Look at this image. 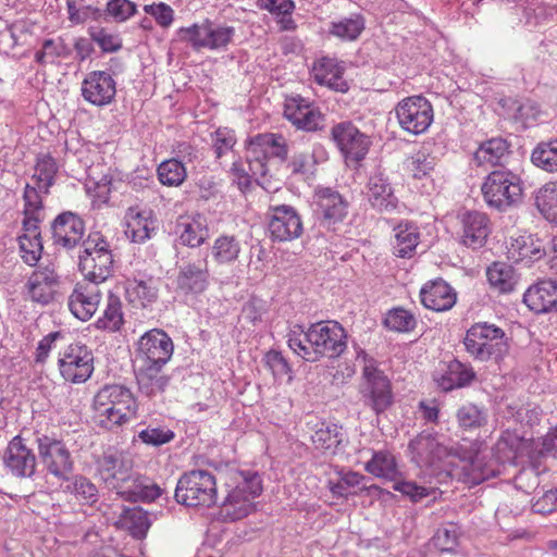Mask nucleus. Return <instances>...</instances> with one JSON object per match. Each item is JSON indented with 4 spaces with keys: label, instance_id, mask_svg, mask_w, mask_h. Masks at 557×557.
<instances>
[{
    "label": "nucleus",
    "instance_id": "nucleus-51",
    "mask_svg": "<svg viewBox=\"0 0 557 557\" xmlns=\"http://www.w3.org/2000/svg\"><path fill=\"white\" fill-rule=\"evenodd\" d=\"M457 421L463 430H478L487 423V412L474 404L468 403L457 411Z\"/></svg>",
    "mask_w": 557,
    "mask_h": 557
},
{
    "label": "nucleus",
    "instance_id": "nucleus-44",
    "mask_svg": "<svg viewBox=\"0 0 557 557\" xmlns=\"http://www.w3.org/2000/svg\"><path fill=\"white\" fill-rule=\"evenodd\" d=\"M123 323L122 301L117 295L109 293L103 314L95 322V326L98 330L116 332Z\"/></svg>",
    "mask_w": 557,
    "mask_h": 557
},
{
    "label": "nucleus",
    "instance_id": "nucleus-3",
    "mask_svg": "<svg viewBox=\"0 0 557 557\" xmlns=\"http://www.w3.org/2000/svg\"><path fill=\"white\" fill-rule=\"evenodd\" d=\"M262 480L256 471H239L236 485L221 504L220 517L223 521H237L247 517L253 509V499L262 493Z\"/></svg>",
    "mask_w": 557,
    "mask_h": 557
},
{
    "label": "nucleus",
    "instance_id": "nucleus-53",
    "mask_svg": "<svg viewBox=\"0 0 557 557\" xmlns=\"http://www.w3.org/2000/svg\"><path fill=\"white\" fill-rule=\"evenodd\" d=\"M126 292L129 296L135 295L144 307L158 299V287L153 277L129 280Z\"/></svg>",
    "mask_w": 557,
    "mask_h": 557
},
{
    "label": "nucleus",
    "instance_id": "nucleus-61",
    "mask_svg": "<svg viewBox=\"0 0 557 557\" xmlns=\"http://www.w3.org/2000/svg\"><path fill=\"white\" fill-rule=\"evenodd\" d=\"M525 445V441L520 437L517 433L506 431L502 434L496 444V449L499 453L508 454L505 455L506 459H516L523 454L522 448Z\"/></svg>",
    "mask_w": 557,
    "mask_h": 557
},
{
    "label": "nucleus",
    "instance_id": "nucleus-28",
    "mask_svg": "<svg viewBox=\"0 0 557 557\" xmlns=\"http://www.w3.org/2000/svg\"><path fill=\"white\" fill-rule=\"evenodd\" d=\"M116 493L128 502H153L161 496L162 490L159 485L150 482L148 478H144L133 470L128 473L123 482L114 488Z\"/></svg>",
    "mask_w": 557,
    "mask_h": 557
},
{
    "label": "nucleus",
    "instance_id": "nucleus-4",
    "mask_svg": "<svg viewBox=\"0 0 557 557\" xmlns=\"http://www.w3.org/2000/svg\"><path fill=\"white\" fill-rule=\"evenodd\" d=\"M78 255V269L86 281L102 283L113 274L110 244L100 232H90Z\"/></svg>",
    "mask_w": 557,
    "mask_h": 557
},
{
    "label": "nucleus",
    "instance_id": "nucleus-47",
    "mask_svg": "<svg viewBox=\"0 0 557 557\" xmlns=\"http://www.w3.org/2000/svg\"><path fill=\"white\" fill-rule=\"evenodd\" d=\"M342 428L337 424L321 423V425L311 435L312 443L317 449L322 451H332L342 443Z\"/></svg>",
    "mask_w": 557,
    "mask_h": 557
},
{
    "label": "nucleus",
    "instance_id": "nucleus-23",
    "mask_svg": "<svg viewBox=\"0 0 557 557\" xmlns=\"http://www.w3.org/2000/svg\"><path fill=\"white\" fill-rule=\"evenodd\" d=\"M284 116L298 129L306 132L318 131L323 115L312 107V103L297 95L285 100Z\"/></svg>",
    "mask_w": 557,
    "mask_h": 557
},
{
    "label": "nucleus",
    "instance_id": "nucleus-32",
    "mask_svg": "<svg viewBox=\"0 0 557 557\" xmlns=\"http://www.w3.org/2000/svg\"><path fill=\"white\" fill-rule=\"evenodd\" d=\"M465 465L459 472V480L469 485H479L482 482L494 478L498 474L494 463H490L483 456L479 454L469 457L467 460L462 458Z\"/></svg>",
    "mask_w": 557,
    "mask_h": 557
},
{
    "label": "nucleus",
    "instance_id": "nucleus-7",
    "mask_svg": "<svg viewBox=\"0 0 557 557\" xmlns=\"http://www.w3.org/2000/svg\"><path fill=\"white\" fill-rule=\"evenodd\" d=\"M463 345L466 351L479 361L498 359L508 348L504 330L487 322L471 325L466 332Z\"/></svg>",
    "mask_w": 557,
    "mask_h": 557
},
{
    "label": "nucleus",
    "instance_id": "nucleus-54",
    "mask_svg": "<svg viewBox=\"0 0 557 557\" xmlns=\"http://www.w3.org/2000/svg\"><path fill=\"white\" fill-rule=\"evenodd\" d=\"M384 325L394 332L408 333L414 330L417 320L410 311L404 308H393L386 313Z\"/></svg>",
    "mask_w": 557,
    "mask_h": 557
},
{
    "label": "nucleus",
    "instance_id": "nucleus-34",
    "mask_svg": "<svg viewBox=\"0 0 557 557\" xmlns=\"http://www.w3.org/2000/svg\"><path fill=\"white\" fill-rule=\"evenodd\" d=\"M543 243L530 236H520L516 238L508 248V258L515 263L524 262L530 265L540 260L545 255Z\"/></svg>",
    "mask_w": 557,
    "mask_h": 557
},
{
    "label": "nucleus",
    "instance_id": "nucleus-17",
    "mask_svg": "<svg viewBox=\"0 0 557 557\" xmlns=\"http://www.w3.org/2000/svg\"><path fill=\"white\" fill-rule=\"evenodd\" d=\"M3 465L8 472L17 479H33L37 470V457L27 447L21 435L14 436L3 453Z\"/></svg>",
    "mask_w": 557,
    "mask_h": 557
},
{
    "label": "nucleus",
    "instance_id": "nucleus-39",
    "mask_svg": "<svg viewBox=\"0 0 557 557\" xmlns=\"http://www.w3.org/2000/svg\"><path fill=\"white\" fill-rule=\"evenodd\" d=\"M65 482L66 485L63 487V492L73 495L81 504L94 506L98 503L99 490L87 476L82 474L70 475V481Z\"/></svg>",
    "mask_w": 557,
    "mask_h": 557
},
{
    "label": "nucleus",
    "instance_id": "nucleus-50",
    "mask_svg": "<svg viewBox=\"0 0 557 557\" xmlns=\"http://www.w3.org/2000/svg\"><path fill=\"white\" fill-rule=\"evenodd\" d=\"M158 178L164 186H180L187 177L184 163L175 158L161 162L157 169Z\"/></svg>",
    "mask_w": 557,
    "mask_h": 557
},
{
    "label": "nucleus",
    "instance_id": "nucleus-24",
    "mask_svg": "<svg viewBox=\"0 0 557 557\" xmlns=\"http://www.w3.org/2000/svg\"><path fill=\"white\" fill-rule=\"evenodd\" d=\"M101 300L99 284L84 280L76 283L69 297L71 312L81 321L89 320L98 309Z\"/></svg>",
    "mask_w": 557,
    "mask_h": 557
},
{
    "label": "nucleus",
    "instance_id": "nucleus-25",
    "mask_svg": "<svg viewBox=\"0 0 557 557\" xmlns=\"http://www.w3.org/2000/svg\"><path fill=\"white\" fill-rule=\"evenodd\" d=\"M60 277L50 267L34 271L26 283L30 299L40 305H48L54 300Z\"/></svg>",
    "mask_w": 557,
    "mask_h": 557
},
{
    "label": "nucleus",
    "instance_id": "nucleus-55",
    "mask_svg": "<svg viewBox=\"0 0 557 557\" xmlns=\"http://www.w3.org/2000/svg\"><path fill=\"white\" fill-rule=\"evenodd\" d=\"M234 34V27L215 26L210 20L207 18L206 49L219 50L226 48L227 45L232 41Z\"/></svg>",
    "mask_w": 557,
    "mask_h": 557
},
{
    "label": "nucleus",
    "instance_id": "nucleus-58",
    "mask_svg": "<svg viewBox=\"0 0 557 557\" xmlns=\"http://www.w3.org/2000/svg\"><path fill=\"white\" fill-rule=\"evenodd\" d=\"M309 326L306 329L304 325L296 324L287 334L288 347L301 359L307 361L310 350L311 342L308 339Z\"/></svg>",
    "mask_w": 557,
    "mask_h": 557
},
{
    "label": "nucleus",
    "instance_id": "nucleus-59",
    "mask_svg": "<svg viewBox=\"0 0 557 557\" xmlns=\"http://www.w3.org/2000/svg\"><path fill=\"white\" fill-rule=\"evenodd\" d=\"M265 367L272 372L274 379L282 380L284 376H288L292 380V368L286 358L281 351L271 349L263 358Z\"/></svg>",
    "mask_w": 557,
    "mask_h": 557
},
{
    "label": "nucleus",
    "instance_id": "nucleus-37",
    "mask_svg": "<svg viewBox=\"0 0 557 557\" xmlns=\"http://www.w3.org/2000/svg\"><path fill=\"white\" fill-rule=\"evenodd\" d=\"M178 243L183 246L196 248L201 246L209 237V230L206 223L198 219L180 220L176 224Z\"/></svg>",
    "mask_w": 557,
    "mask_h": 557
},
{
    "label": "nucleus",
    "instance_id": "nucleus-57",
    "mask_svg": "<svg viewBox=\"0 0 557 557\" xmlns=\"http://www.w3.org/2000/svg\"><path fill=\"white\" fill-rule=\"evenodd\" d=\"M67 53V47L61 38L59 41L53 39H45L41 49L35 53V60L41 65L48 63L52 64L54 63L55 59L60 57H66Z\"/></svg>",
    "mask_w": 557,
    "mask_h": 557
},
{
    "label": "nucleus",
    "instance_id": "nucleus-46",
    "mask_svg": "<svg viewBox=\"0 0 557 557\" xmlns=\"http://www.w3.org/2000/svg\"><path fill=\"white\" fill-rule=\"evenodd\" d=\"M487 281L492 287L500 293L513 290L517 284L515 270L511 265L494 262L486 271Z\"/></svg>",
    "mask_w": 557,
    "mask_h": 557
},
{
    "label": "nucleus",
    "instance_id": "nucleus-18",
    "mask_svg": "<svg viewBox=\"0 0 557 557\" xmlns=\"http://www.w3.org/2000/svg\"><path fill=\"white\" fill-rule=\"evenodd\" d=\"M408 448L412 461L420 468H430L450 455H457V449L442 445L436 435L429 431L419 433L409 442Z\"/></svg>",
    "mask_w": 557,
    "mask_h": 557
},
{
    "label": "nucleus",
    "instance_id": "nucleus-27",
    "mask_svg": "<svg viewBox=\"0 0 557 557\" xmlns=\"http://www.w3.org/2000/svg\"><path fill=\"white\" fill-rule=\"evenodd\" d=\"M461 223V243L472 249L484 246L486 238L491 233V223L488 216L479 211H467L460 216Z\"/></svg>",
    "mask_w": 557,
    "mask_h": 557
},
{
    "label": "nucleus",
    "instance_id": "nucleus-64",
    "mask_svg": "<svg viewBox=\"0 0 557 557\" xmlns=\"http://www.w3.org/2000/svg\"><path fill=\"white\" fill-rule=\"evenodd\" d=\"M18 243L24 262L29 265H35L39 261L44 250L41 237H34L33 239L32 236H20Z\"/></svg>",
    "mask_w": 557,
    "mask_h": 557
},
{
    "label": "nucleus",
    "instance_id": "nucleus-63",
    "mask_svg": "<svg viewBox=\"0 0 557 557\" xmlns=\"http://www.w3.org/2000/svg\"><path fill=\"white\" fill-rule=\"evenodd\" d=\"M89 35L102 52L111 53L122 49V39L119 35L109 34L103 27H90Z\"/></svg>",
    "mask_w": 557,
    "mask_h": 557
},
{
    "label": "nucleus",
    "instance_id": "nucleus-35",
    "mask_svg": "<svg viewBox=\"0 0 557 557\" xmlns=\"http://www.w3.org/2000/svg\"><path fill=\"white\" fill-rule=\"evenodd\" d=\"M247 151L257 154L262 153L264 158L269 154L286 161L288 157V147L282 135L273 133L258 134L249 141Z\"/></svg>",
    "mask_w": 557,
    "mask_h": 557
},
{
    "label": "nucleus",
    "instance_id": "nucleus-21",
    "mask_svg": "<svg viewBox=\"0 0 557 557\" xmlns=\"http://www.w3.org/2000/svg\"><path fill=\"white\" fill-rule=\"evenodd\" d=\"M438 389L451 392L469 386L476 377L473 368L458 359L442 361L432 374Z\"/></svg>",
    "mask_w": 557,
    "mask_h": 557
},
{
    "label": "nucleus",
    "instance_id": "nucleus-38",
    "mask_svg": "<svg viewBox=\"0 0 557 557\" xmlns=\"http://www.w3.org/2000/svg\"><path fill=\"white\" fill-rule=\"evenodd\" d=\"M117 523L128 530L133 537L143 539L151 525V519L141 507H126L122 510Z\"/></svg>",
    "mask_w": 557,
    "mask_h": 557
},
{
    "label": "nucleus",
    "instance_id": "nucleus-11",
    "mask_svg": "<svg viewBox=\"0 0 557 557\" xmlns=\"http://www.w3.org/2000/svg\"><path fill=\"white\" fill-rule=\"evenodd\" d=\"M360 395L363 405L376 416L384 413L394 404L392 383L383 370L367 372L362 376Z\"/></svg>",
    "mask_w": 557,
    "mask_h": 557
},
{
    "label": "nucleus",
    "instance_id": "nucleus-19",
    "mask_svg": "<svg viewBox=\"0 0 557 557\" xmlns=\"http://www.w3.org/2000/svg\"><path fill=\"white\" fill-rule=\"evenodd\" d=\"M95 465L101 481L112 490L128 478V473L133 470V461L114 447L103 450L95 460Z\"/></svg>",
    "mask_w": 557,
    "mask_h": 557
},
{
    "label": "nucleus",
    "instance_id": "nucleus-9",
    "mask_svg": "<svg viewBox=\"0 0 557 557\" xmlns=\"http://www.w3.org/2000/svg\"><path fill=\"white\" fill-rule=\"evenodd\" d=\"M395 112L400 127L413 135L424 133L434 119L431 102L421 95L403 99L396 106Z\"/></svg>",
    "mask_w": 557,
    "mask_h": 557
},
{
    "label": "nucleus",
    "instance_id": "nucleus-43",
    "mask_svg": "<svg viewBox=\"0 0 557 557\" xmlns=\"http://www.w3.org/2000/svg\"><path fill=\"white\" fill-rule=\"evenodd\" d=\"M366 470L388 481H395L399 473L395 457L386 450L375 451L367 462Z\"/></svg>",
    "mask_w": 557,
    "mask_h": 557
},
{
    "label": "nucleus",
    "instance_id": "nucleus-15",
    "mask_svg": "<svg viewBox=\"0 0 557 557\" xmlns=\"http://www.w3.org/2000/svg\"><path fill=\"white\" fill-rule=\"evenodd\" d=\"M268 230L273 242H290L301 236L304 225L298 211L289 205L270 207Z\"/></svg>",
    "mask_w": 557,
    "mask_h": 557
},
{
    "label": "nucleus",
    "instance_id": "nucleus-1",
    "mask_svg": "<svg viewBox=\"0 0 557 557\" xmlns=\"http://www.w3.org/2000/svg\"><path fill=\"white\" fill-rule=\"evenodd\" d=\"M98 425L113 430L135 418L137 403L132 391L121 384H107L94 397Z\"/></svg>",
    "mask_w": 557,
    "mask_h": 557
},
{
    "label": "nucleus",
    "instance_id": "nucleus-56",
    "mask_svg": "<svg viewBox=\"0 0 557 557\" xmlns=\"http://www.w3.org/2000/svg\"><path fill=\"white\" fill-rule=\"evenodd\" d=\"M315 159L313 152L301 151L295 152L289 162L287 169L294 176H302L309 178L314 173Z\"/></svg>",
    "mask_w": 557,
    "mask_h": 557
},
{
    "label": "nucleus",
    "instance_id": "nucleus-16",
    "mask_svg": "<svg viewBox=\"0 0 557 557\" xmlns=\"http://www.w3.org/2000/svg\"><path fill=\"white\" fill-rule=\"evenodd\" d=\"M173 352V341L161 329L147 331L137 343V357L141 362L165 366L171 360Z\"/></svg>",
    "mask_w": 557,
    "mask_h": 557
},
{
    "label": "nucleus",
    "instance_id": "nucleus-41",
    "mask_svg": "<svg viewBox=\"0 0 557 557\" xmlns=\"http://www.w3.org/2000/svg\"><path fill=\"white\" fill-rule=\"evenodd\" d=\"M131 211V220L127 223V228L125 234L129 237L134 243H144L149 239L151 236V232H153V220H152V211L144 210L138 211L133 214V209Z\"/></svg>",
    "mask_w": 557,
    "mask_h": 557
},
{
    "label": "nucleus",
    "instance_id": "nucleus-2",
    "mask_svg": "<svg viewBox=\"0 0 557 557\" xmlns=\"http://www.w3.org/2000/svg\"><path fill=\"white\" fill-rule=\"evenodd\" d=\"M481 191L490 208L505 212L522 201V180L512 171L499 168L484 178Z\"/></svg>",
    "mask_w": 557,
    "mask_h": 557
},
{
    "label": "nucleus",
    "instance_id": "nucleus-30",
    "mask_svg": "<svg viewBox=\"0 0 557 557\" xmlns=\"http://www.w3.org/2000/svg\"><path fill=\"white\" fill-rule=\"evenodd\" d=\"M367 196L371 207L380 212L394 211L398 206V198L388 178L381 172L373 173L369 177Z\"/></svg>",
    "mask_w": 557,
    "mask_h": 557
},
{
    "label": "nucleus",
    "instance_id": "nucleus-62",
    "mask_svg": "<svg viewBox=\"0 0 557 557\" xmlns=\"http://www.w3.org/2000/svg\"><path fill=\"white\" fill-rule=\"evenodd\" d=\"M103 12L116 23H122L137 13V5L131 0H109Z\"/></svg>",
    "mask_w": 557,
    "mask_h": 557
},
{
    "label": "nucleus",
    "instance_id": "nucleus-6",
    "mask_svg": "<svg viewBox=\"0 0 557 557\" xmlns=\"http://www.w3.org/2000/svg\"><path fill=\"white\" fill-rule=\"evenodd\" d=\"M174 498L186 507L210 508L216 504L215 476L200 469L183 473L177 481Z\"/></svg>",
    "mask_w": 557,
    "mask_h": 557
},
{
    "label": "nucleus",
    "instance_id": "nucleus-26",
    "mask_svg": "<svg viewBox=\"0 0 557 557\" xmlns=\"http://www.w3.org/2000/svg\"><path fill=\"white\" fill-rule=\"evenodd\" d=\"M523 302L537 314L557 312V281L542 280L530 286Z\"/></svg>",
    "mask_w": 557,
    "mask_h": 557
},
{
    "label": "nucleus",
    "instance_id": "nucleus-48",
    "mask_svg": "<svg viewBox=\"0 0 557 557\" xmlns=\"http://www.w3.org/2000/svg\"><path fill=\"white\" fill-rule=\"evenodd\" d=\"M67 18L73 25L86 23L89 18L100 21L104 12L86 0H66Z\"/></svg>",
    "mask_w": 557,
    "mask_h": 557
},
{
    "label": "nucleus",
    "instance_id": "nucleus-52",
    "mask_svg": "<svg viewBox=\"0 0 557 557\" xmlns=\"http://www.w3.org/2000/svg\"><path fill=\"white\" fill-rule=\"evenodd\" d=\"M532 163L547 172L557 171V139L539 144L531 154Z\"/></svg>",
    "mask_w": 557,
    "mask_h": 557
},
{
    "label": "nucleus",
    "instance_id": "nucleus-20",
    "mask_svg": "<svg viewBox=\"0 0 557 557\" xmlns=\"http://www.w3.org/2000/svg\"><path fill=\"white\" fill-rule=\"evenodd\" d=\"M82 97L96 107L112 103L116 95V83L107 71H91L82 82Z\"/></svg>",
    "mask_w": 557,
    "mask_h": 557
},
{
    "label": "nucleus",
    "instance_id": "nucleus-10",
    "mask_svg": "<svg viewBox=\"0 0 557 557\" xmlns=\"http://www.w3.org/2000/svg\"><path fill=\"white\" fill-rule=\"evenodd\" d=\"M177 274L175 277L176 293L186 299H196L202 295L210 285V272L206 258L189 261L182 258L176 262Z\"/></svg>",
    "mask_w": 557,
    "mask_h": 557
},
{
    "label": "nucleus",
    "instance_id": "nucleus-60",
    "mask_svg": "<svg viewBox=\"0 0 557 557\" xmlns=\"http://www.w3.org/2000/svg\"><path fill=\"white\" fill-rule=\"evenodd\" d=\"M178 36L182 41L189 44L196 51L206 49L207 20L201 24L180 28Z\"/></svg>",
    "mask_w": 557,
    "mask_h": 557
},
{
    "label": "nucleus",
    "instance_id": "nucleus-13",
    "mask_svg": "<svg viewBox=\"0 0 557 557\" xmlns=\"http://www.w3.org/2000/svg\"><path fill=\"white\" fill-rule=\"evenodd\" d=\"M58 364L65 381L84 383L94 372V355L86 345L71 344L59 358Z\"/></svg>",
    "mask_w": 557,
    "mask_h": 557
},
{
    "label": "nucleus",
    "instance_id": "nucleus-12",
    "mask_svg": "<svg viewBox=\"0 0 557 557\" xmlns=\"http://www.w3.org/2000/svg\"><path fill=\"white\" fill-rule=\"evenodd\" d=\"M85 231V221L73 211L59 213L50 224L53 246L65 251L83 247Z\"/></svg>",
    "mask_w": 557,
    "mask_h": 557
},
{
    "label": "nucleus",
    "instance_id": "nucleus-5",
    "mask_svg": "<svg viewBox=\"0 0 557 557\" xmlns=\"http://www.w3.org/2000/svg\"><path fill=\"white\" fill-rule=\"evenodd\" d=\"M311 342L307 362H318L323 358L338 359L347 349V333L337 321H319L309 325Z\"/></svg>",
    "mask_w": 557,
    "mask_h": 557
},
{
    "label": "nucleus",
    "instance_id": "nucleus-36",
    "mask_svg": "<svg viewBox=\"0 0 557 557\" xmlns=\"http://www.w3.org/2000/svg\"><path fill=\"white\" fill-rule=\"evenodd\" d=\"M510 153V144L502 137H493L480 144L473 154L478 165H502L503 160Z\"/></svg>",
    "mask_w": 557,
    "mask_h": 557
},
{
    "label": "nucleus",
    "instance_id": "nucleus-8",
    "mask_svg": "<svg viewBox=\"0 0 557 557\" xmlns=\"http://www.w3.org/2000/svg\"><path fill=\"white\" fill-rule=\"evenodd\" d=\"M36 443L38 456L47 472L61 482L70 481L74 461L66 445L48 435L38 436Z\"/></svg>",
    "mask_w": 557,
    "mask_h": 557
},
{
    "label": "nucleus",
    "instance_id": "nucleus-49",
    "mask_svg": "<svg viewBox=\"0 0 557 557\" xmlns=\"http://www.w3.org/2000/svg\"><path fill=\"white\" fill-rule=\"evenodd\" d=\"M535 206L549 222L557 224V185L546 184L535 195Z\"/></svg>",
    "mask_w": 557,
    "mask_h": 557
},
{
    "label": "nucleus",
    "instance_id": "nucleus-31",
    "mask_svg": "<svg viewBox=\"0 0 557 557\" xmlns=\"http://www.w3.org/2000/svg\"><path fill=\"white\" fill-rule=\"evenodd\" d=\"M164 366L141 362L136 371V381L141 394L154 397L165 392L171 377L162 372Z\"/></svg>",
    "mask_w": 557,
    "mask_h": 557
},
{
    "label": "nucleus",
    "instance_id": "nucleus-14",
    "mask_svg": "<svg viewBox=\"0 0 557 557\" xmlns=\"http://www.w3.org/2000/svg\"><path fill=\"white\" fill-rule=\"evenodd\" d=\"M331 138L345 159L355 162L366 158L371 145L369 136L360 132L351 121L335 124L331 129Z\"/></svg>",
    "mask_w": 557,
    "mask_h": 557
},
{
    "label": "nucleus",
    "instance_id": "nucleus-22",
    "mask_svg": "<svg viewBox=\"0 0 557 557\" xmlns=\"http://www.w3.org/2000/svg\"><path fill=\"white\" fill-rule=\"evenodd\" d=\"M315 214L322 225L330 228L342 222L348 213V201L336 190L325 187L315 193Z\"/></svg>",
    "mask_w": 557,
    "mask_h": 557
},
{
    "label": "nucleus",
    "instance_id": "nucleus-33",
    "mask_svg": "<svg viewBox=\"0 0 557 557\" xmlns=\"http://www.w3.org/2000/svg\"><path fill=\"white\" fill-rule=\"evenodd\" d=\"M420 240L419 227L410 221H401L394 227L393 252L398 258H411Z\"/></svg>",
    "mask_w": 557,
    "mask_h": 557
},
{
    "label": "nucleus",
    "instance_id": "nucleus-29",
    "mask_svg": "<svg viewBox=\"0 0 557 557\" xmlns=\"http://www.w3.org/2000/svg\"><path fill=\"white\" fill-rule=\"evenodd\" d=\"M420 299L426 309L444 312L454 307L457 294L443 278H436L423 285Z\"/></svg>",
    "mask_w": 557,
    "mask_h": 557
},
{
    "label": "nucleus",
    "instance_id": "nucleus-40",
    "mask_svg": "<svg viewBox=\"0 0 557 557\" xmlns=\"http://www.w3.org/2000/svg\"><path fill=\"white\" fill-rule=\"evenodd\" d=\"M58 170L57 161L50 153H39L36 158L35 173L32 178L40 190L49 194L50 187L54 185Z\"/></svg>",
    "mask_w": 557,
    "mask_h": 557
},
{
    "label": "nucleus",
    "instance_id": "nucleus-42",
    "mask_svg": "<svg viewBox=\"0 0 557 557\" xmlns=\"http://www.w3.org/2000/svg\"><path fill=\"white\" fill-rule=\"evenodd\" d=\"M242 246L235 235L219 236L211 248V253L218 264H230L238 259Z\"/></svg>",
    "mask_w": 557,
    "mask_h": 557
},
{
    "label": "nucleus",
    "instance_id": "nucleus-45",
    "mask_svg": "<svg viewBox=\"0 0 557 557\" xmlns=\"http://www.w3.org/2000/svg\"><path fill=\"white\" fill-rule=\"evenodd\" d=\"M364 29V18L360 14H351L339 21H333L329 26V34L342 40H356Z\"/></svg>",
    "mask_w": 557,
    "mask_h": 557
}]
</instances>
